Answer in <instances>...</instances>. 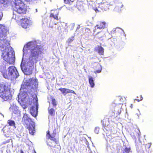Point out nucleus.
Returning a JSON list of instances; mask_svg holds the SVG:
<instances>
[{"instance_id":"nucleus-1","label":"nucleus","mask_w":153,"mask_h":153,"mask_svg":"<svg viewBox=\"0 0 153 153\" xmlns=\"http://www.w3.org/2000/svg\"><path fill=\"white\" fill-rule=\"evenodd\" d=\"M37 41H30L26 45V48L30 50V55L28 58V61L27 62V65L31 67L34 63L37 62V59L42 55L44 50L43 46L41 45H39Z\"/></svg>"},{"instance_id":"nucleus-2","label":"nucleus","mask_w":153,"mask_h":153,"mask_svg":"<svg viewBox=\"0 0 153 153\" xmlns=\"http://www.w3.org/2000/svg\"><path fill=\"white\" fill-rule=\"evenodd\" d=\"M0 97L4 101L10 100L12 95L7 83H0Z\"/></svg>"},{"instance_id":"nucleus-3","label":"nucleus","mask_w":153,"mask_h":153,"mask_svg":"<svg viewBox=\"0 0 153 153\" xmlns=\"http://www.w3.org/2000/svg\"><path fill=\"white\" fill-rule=\"evenodd\" d=\"M14 3V10L18 14H16L20 17H24L27 11V6L21 0H15Z\"/></svg>"},{"instance_id":"nucleus-4","label":"nucleus","mask_w":153,"mask_h":153,"mask_svg":"<svg viewBox=\"0 0 153 153\" xmlns=\"http://www.w3.org/2000/svg\"><path fill=\"white\" fill-rule=\"evenodd\" d=\"M22 122L24 126H26V128L28 129L29 133L33 135L35 132V123L32 119L29 117L27 114H24Z\"/></svg>"},{"instance_id":"nucleus-5","label":"nucleus","mask_w":153,"mask_h":153,"mask_svg":"<svg viewBox=\"0 0 153 153\" xmlns=\"http://www.w3.org/2000/svg\"><path fill=\"white\" fill-rule=\"evenodd\" d=\"M1 56L3 60L9 64H13L15 62L14 53L11 50L10 51L8 48H6L3 51Z\"/></svg>"},{"instance_id":"nucleus-6","label":"nucleus","mask_w":153,"mask_h":153,"mask_svg":"<svg viewBox=\"0 0 153 153\" xmlns=\"http://www.w3.org/2000/svg\"><path fill=\"white\" fill-rule=\"evenodd\" d=\"M13 18L16 21L20 20L21 25L24 28H28L30 25V20L27 17L24 16V18H23V17H20L19 15L13 14Z\"/></svg>"},{"instance_id":"nucleus-7","label":"nucleus","mask_w":153,"mask_h":153,"mask_svg":"<svg viewBox=\"0 0 153 153\" xmlns=\"http://www.w3.org/2000/svg\"><path fill=\"white\" fill-rule=\"evenodd\" d=\"M8 73H4L3 74L4 77L7 79L9 78H16L19 76V73L16 68L14 66H10L8 68Z\"/></svg>"},{"instance_id":"nucleus-8","label":"nucleus","mask_w":153,"mask_h":153,"mask_svg":"<svg viewBox=\"0 0 153 153\" xmlns=\"http://www.w3.org/2000/svg\"><path fill=\"white\" fill-rule=\"evenodd\" d=\"M25 85L29 86L31 90L36 88L38 86V80L36 77H32L27 80L25 82Z\"/></svg>"},{"instance_id":"nucleus-9","label":"nucleus","mask_w":153,"mask_h":153,"mask_svg":"<svg viewBox=\"0 0 153 153\" xmlns=\"http://www.w3.org/2000/svg\"><path fill=\"white\" fill-rule=\"evenodd\" d=\"M46 133V138L48 139H50L51 140L53 141V142L49 141L47 142V145L53 148L55 147L56 144H57L58 142V140L56 139V138L52 136L50 133V131L48 130L47 131Z\"/></svg>"},{"instance_id":"nucleus-10","label":"nucleus","mask_w":153,"mask_h":153,"mask_svg":"<svg viewBox=\"0 0 153 153\" xmlns=\"http://www.w3.org/2000/svg\"><path fill=\"white\" fill-rule=\"evenodd\" d=\"M37 99L35 102V106H32L30 109L31 114L33 117H36L37 114L38 104Z\"/></svg>"},{"instance_id":"nucleus-11","label":"nucleus","mask_w":153,"mask_h":153,"mask_svg":"<svg viewBox=\"0 0 153 153\" xmlns=\"http://www.w3.org/2000/svg\"><path fill=\"white\" fill-rule=\"evenodd\" d=\"M59 10L56 9L51 10L50 17L53 18L55 19L58 21L60 20L61 18L59 16Z\"/></svg>"},{"instance_id":"nucleus-12","label":"nucleus","mask_w":153,"mask_h":153,"mask_svg":"<svg viewBox=\"0 0 153 153\" xmlns=\"http://www.w3.org/2000/svg\"><path fill=\"white\" fill-rule=\"evenodd\" d=\"M93 68L95 70L94 73L95 74L101 72L102 69L100 64L98 62H95L93 65Z\"/></svg>"},{"instance_id":"nucleus-13","label":"nucleus","mask_w":153,"mask_h":153,"mask_svg":"<svg viewBox=\"0 0 153 153\" xmlns=\"http://www.w3.org/2000/svg\"><path fill=\"white\" fill-rule=\"evenodd\" d=\"M109 6L108 2L106 1H102L99 5V7L102 10H106L109 9Z\"/></svg>"},{"instance_id":"nucleus-14","label":"nucleus","mask_w":153,"mask_h":153,"mask_svg":"<svg viewBox=\"0 0 153 153\" xmlns=\"http://www.w3.org/2000/svg\"><path fill=\"white\" fill-rule=\"evenodd\" d=\"M59 90L64 95H66L67 94L70 93L76 94V93L74 91L68 88H59Z\"/></svg>"},{"instance_id":"nucleus-15","label":"nucleus","mask_w":153,"mask_h":153,"mask_svg":"<svg viewBox=\"0 0 153 153\" xmlns=\"http://www.w3.org/2000/svg\"><path fill=\"white\" fill-rule=\"evenodd\" d=\"M95 51L100 55H103L104 54V49L101 46H98L95 48Z\"/></svg>"},{"instance_id":"nucleus-16","label":"nucleus","mask_w":153,"mask_h":153,"mask_svg":"<svg viewBox=\"0 0 153 153\" xmlns=\"http://www.w3.org/2000/svg\"><path fill=\"white\" fill-rule=\"evenodd\" d=\"M106 25V23L105 22H100L96 25L97 28L100 30L105 28V27Z\"/></svg>"},{"instance_id":"nucleus-17","label":"nucleus","mask_w":153,"mask_h":153,"mask_svg":"<svg viewBox=\"0 0 153 153\" xmlns=\"http://www.w3.org/2000/svg\"><path fill=\"white\" fill-rule=\"evenodd\" d=\"M83 4L82 1L78 0L76 2V7L79 10H81L83 8Z\"/></svg>"},{"instance_id":"nucleus-18","label":"nucleus","mask_w":153,"mask_h":153,"mask_svg":"<svg viewBox=\"0 0 153 153\" xmlns=\"http://www.w3.org/2000/svg\"><path fill=\"white\" fill-rule=\"evenodd\" d=\"M88 81L91 88H93L95 85L94 82L93 78L91 76H89L88 77Z\"/></svg>"},{"instance_id":"nucleus-19","label":"nucleus","mask_w":153,"mask_h":153,"mask_svg":"<svg viewBox=\"0 0 153 153\" xmlns=\"http://www.w3.org/2000/svg\"><path fill=\"white\" fill-rule=\"evenodd\" d=\"M7 123L9 126L15 127V123L14 121L10 120H8L7 121Z\"/></svg>"},{"instance_id":"nucleus-20","label":"nucleus","mask_w":153,"mask_h":153,"mask_svg":"<svg viewBox=\"0 0 153 153\" xmlns=\"http://www.w3.org/2000/svg\"><path fill=\"white\" fill-rule=\"evenodd\" d=\"M131 149L130 147H126L124 149L123 153H129L130 152H131Z\"/></svg>"},{"instance_id":"nucleus-21","label":"nucleus","mask_w":153,"mask_h":153,"mask_svg":"<svg viewBox=\"0 0 153 153\" xmlns=\"http://www.w3.org/2000/svg\"><path fill=\"white\" fill-rule=\"evenodd\" d=\"M97 37L98 39H100L103 36V33L101 31L99 32L96 34Z\"/></svg>"},{"instance_id":"nucleus-22","label":"nucleus","mask_w":153,"mask_h":153,"mask_svg":"<svg viewBox=\"0 0 153 153\" xmlns=\"http://www.w3.org/2000/svg\"><path fill=\"white\" fill-rule=\"evenodd\" d=\"M49 114L51 116H53L55 114V111L53 108H51L48 110Z\"/></svg>"},{"instance_id":"nucleus-23","label":"nucleus","mask_w":153,"mask_h":153,"mask_svg":"<svg viewBox=\"0 0 153 153\" xmlns=\"http://www.w3.org/2000/svg\"><path fill=\"white\" fill-rule=\"evenodd\" d=\"M21 67L22 70L23 71H25L27 69L25 68V64L23 63V61H22L21 64Z\"/></svg>"},{"instance_id":"nucleus-24","label":"nucleus","mask_w":153,"mask_h":153,"mask_svg":"<svg viewBox=\"0 0 153 153\" xmlns=\"http://www.w3.org/2000/svg\"><path fill=\"white\" fill-rule=\"evenodd\" d=\"M64 3L65 4H71L73 2L72 0H64Z\"/></svg>"},{"instance_id":"nucleus-25","label":"nucleus","mask_w":153,"mask_h":153,"mask_svg":"<svg viewBox=\"0 0 153 153\" xmlns=\"http://www.w3.org/2000/svg\"><path fill=\"white\" fill-rule=\"evenodd\" d=\"M51 99L52 103V104L55 107L56 105L57 104H56V101L55 99L53 97H52V98H51Z\"/></svg>"},{"instance_id":"nucleus-26","label":"nucleus","mask_w":153,"mask_h":153,"mask_svg":"<svg viewBox=\"0 0 153 153\" xmlns=\"http://www.w3.org/2000/svg\"><path fill=\"white\" fill-rule=\"evenodd\" d=\"M143 99V98L141 95H139L137 97V98L135 99V100L139 102L142 100Z\"/></svg>"},{"instance_id":"nucleus-27","label":"nucleus","mask_w":153,"mask_h":153,"mask_svg":"<svg viewBox=\"0 0 153 153\" xmlns=\"http://www.w3.org/2000/svg\"><path fill=\"white\" fill-rule=\"evenodd\" d=\"M98 29H99V28H97V27L96 25L93 30L94 32L96 33H98L99 32L97 30Z\"/></svg>"},{"instance_id":"nucleus-28","label":"nucleus","mask_w":153,"mask_h":153,"mask_svg":"<svg viewBox=\"0 0 153 153\" xmlns=\"http://www.w3.org/2000/svg\"><path fill=\"white\" fill-rule=\"evenodd\" d=\"M74 37H72L71 38H69L68 39V43L72 42L74 40Z\"/></svg>"},{"instance_id":"nucleus-29","label":"nucleus","mask_w":153,"mask_h":153,"mask_svg":"<svg viewBox=\"0 0 153 153\" xmlns=\"http://www.w3.org/2000/svg\"><path fill=\"white\" fill-rule=\"evenodd\" d=\"M7 0H0V2L3 4H6Z\"/></svg>"},{"instance_id":"nucleus-30","label":"nucleus","mask_w":153,"mask_h":153,"mask_svg":"<svg viewBox=\"0 0 153 153\" xmlns=\"http://www.w3.org/2000/svg\"><path fill=\"white\" fill-rule=\"evenodd\" d=\"M99 128H96L95 131V132L96 133L98 134L99 132Z\"/></svg>"},{"instance_id":"nucleus-31","label":"nucleus","mask_w":153,"mask_h":153,"mask_svg":"<svg viewBox=\"0 0 153 153\" xmlns=\"http://www.w3.org/2000/svg\"><path fill=\"white\" fill-rule=\"evenodd\" d=\"M118 29H113V30H112L111 32L112 33H114H114H116L117 32V30H118Z\"/></svg>"},{"instance_id":"nucleus-32","label":"nucleus","mask_w":153,"mask_h":153,"mask_svg":"<svg viewBox=\"0 0 153 153\" xmlns=\"http://www.w3.org/2000/svg\"><path fill=\"white\" fill-rule=\"evenodd\" d=\"M2 32H3V31H2V30L1 29V28H0V36H2V37H3L2 35H3V33H2Z\"/></svg>"},{"instance_id":"nucleus-33","label":"nucleus","mask_w":153,"mask_h":153,"mask_svg":"<svg viewBox=\"0 0 153 153\" xmlns=\"http://www.w3.org/2000/svg\"><path fill=\"white\" fill-rule=\"evenodd\" d=\"M85 31H87L88 32L90 31V29L88 28H86L85 29Z\"/></svg>"},{"instance_id":"nucleus-34","label":"nucleus","mask_w":153,"mask_h":153,"mask_svg":"<svg viewBox=\"0 0 153 153\" xmlns=\"http://www.w3.org/2000/svg\"><path fill=\"white\" fill-rule=\"evenodd\" d=\"M20 153H24L22 150H21L20 151Z\"/></svg>"},{"instance_id":"nucleus-35","label":"nucleus","mask_w":153,"mask_h":153,"mask_svg":"<svg viewBox=\"0 0 153 153\" xmlns=\"http://www.w3.org/2000/svg\"><path fill=\"white\" fill-rule=\"evenodd\" d=\"M131 108H132V107H133V105L132 104L131 105Z\"/></svg>"},{"instance_id":"nucleus-36","label":"nucleus","mask_w":153,"mask_h":153,"mask_svg":"<svg viewBox=\"0 0 153 153\" xmlns=\"http://www.w3.org/2000/svg\"><path fill=\"white\" fill-rule=\"evenodd\" d=\"M1 19V15H0V20Z\"/></svg>"},{"instance_id":"nucleus-37","label":"nucleus","mask_w":153,"mask_h":153,"mask_svg":"<svg viewBox=\"0 0 153 153\" xmlns=\"http://www.w3.org/2000/svg\"><path fill=\"white\" fill-rule=\"evenodd\" d=\"M9 48V50H10H10H11V51H12V50L10 49H10H9V48ZM12 51V52H13V51Z\"/></svg>"},{"instance_id":"nucleus-38","label":"nucleus","mask_w":153,"mask_h":153,"mask_svg":"<svg viewBox=\"0 0 153 153\" xmlns=\"http://www.w3.org/2000/svg\"><path fill=\"white\" fill-rule=\"evenodd\" d=\"M123 6V4H122L121 7H122Z\"/></svg>"},{"instance_id":"nucleus-39","label":"nucleus","mask_w":153,"mask_h":153,"mask_svg":"<svg viewBox=\"0 0 153 153\" xmlns=\"http://www.w3.org/2000/svg\"><path fill=\"white\" fill-rule=\"evenodd\" d=\"M120 149H118V151H120Z\"/></svg>"},{"instance_id":"nucleus-40","label":"nucleus","mask_w":153,"mask_h":153,"mask_svg":"<svg viewBox=\"0 0 153 153\" xmlns=\"http://www.w3.org/2000/svg\"><path fill=\"white\" fill-rule=\"evenodd\" d=\"M143 153H144V152H143Z\"/></svg>"}]
</instances>
